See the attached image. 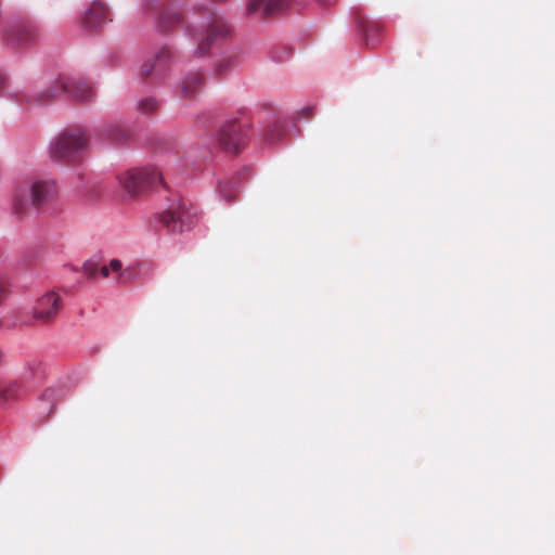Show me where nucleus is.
I'll list each match as a JSON object with an SVG mask.
<instances>
[{"instance_id": "20e7f679", "label": "nucleus", "mask_w": 555, "mask_h": 555, "mask_svg": "<svg viewBox=\"0 0 555 555\" xmlns=\"http://www.w3.org/2000/svg\"><path fill=\"white\" fill-rule=\"evenodd\" d=\"M88 145V137L80 128L64 131L50 146L53 159L72 163L78 159Z\"/></svg>"}, {"instance_id": "f8f14e48", "label": "nucleus", "mask_w": 555, "mask_h": 555, "mask_svg": "<svg viewBox=\"0 0 555 555\" xmlns=\"http://www.w3.org/2000/svg\"><path fill=\"white\" fill-rule=\"evenodd\" d=\"M107 21H111L109 10L101 0L93 1L83 16V24L88 28L100 27Z\"/></svg>"}, {"instance_id": "2eb2a0df", "label": "nucleus", "mask_w": 555, "mask_h": 555, "mask_svg": "<svg viewBox=\"0 0 555 555\" xmlns=\"http://www.w3.org/2000/svg\"><path fill=\"white\" fill-rule=\"evenodd\" d=\"M101 138L114 143L126 142L130 138V131L121 124L108 122L99 129Z\"/></svg>"}, {"instance_id": "4468645a", "label": "nucleus", "mask_w": 555, "mask_h": 555, "mask_svg": "<svg viewBox=\"0 0 555 555\" xmlns=\"http://www.w3.org/2000/svg\"><path fill=\"white\" fill-rule=\"evenodd\" d=\"M204 83V75L199 72L188 74L178 86V94L183 99L195 96Z\"/></svg>"}, {"instance_id": "9d476101", "label": "nucleus", "mask_w": 555, "mask_h": 555, "mask_svg": "<svg viewBox=\"0 0 555 555\" xmlns=\"http://www.w3.org/2000/svg\"><path fill=\"white\" fill-rule=\"evenodd\" d=\"M172 59L171 50L167 47L159 49L153 61H146L140 68V76L143 79L149 78L151 75L162 77L166 72L167 64Z\"/></svg>"}, {"instance_id": "423d86ee", "label": "nucleus", "mask_w": 555, "mask_h": 555, "mask_svg": "<svg viewBox=\"0 0 555 555\" xmlns=\"http://www.w3.org/2000/svg\"><path fill=\"white\" fill-rule=\"evenodd\" d=\"M119 182L131 197H135L142 194L150 186L162 183L163 175L154 167L134 168L120 175Z\"/></svg>"}, {"instance_id": "6e6552de", "label": "nucleus", "mask_w": 555, "mask_h": 555, "mask_svg": "<svg viewBox=\"0 0 555 555\" xmlns=\"http://www.w3.org/2000/svg\"><path fill=\"white\" fill-rule=\"evenodd\" d=\"M63 306L61 295L55 291H48L36 299L33 318L41 324H50L59 317Z\"/></svg>"}, {"instance_id": "b1692460", "label": "nucleus", "mask_w": 555, "mask_h": 555, "mask_svg": "<svg viewBox=\"0 0 555 555\" xmlns=\"http://www.w3.org/2000/svg\"><path fill=\"white\" fill-rule=\"evenodd\" d=\"M132 273L129 270L121 271L118 275V283L125 284L131 280Z\"/></svg>"}, {"instance_id": "0eeeda50", "label": "nucleus", "mask_w": 555, "mask_h": 555, "mask_svg": "<svg viewBox=\"0 0 555 555\" xmlns=\"http://www.w3.org/2000/svg\"><path fill=\"white\" fill-rule=\"evenodd\" d=\"M217 144L227 152H238L247 142L246 126L240 120L224 122L217 133Z\"/></svg>"}, {"instance_id": "1a4fd4ad", "label": "nucleus", "mask_w": 555, "mask_h": 555, "mask_svg": "<svg viewBox=\"0 0 555 555\" xmlns=\"http://www.w3.org/2000/svg\"><path fill=\"white\" fill-rule=\"evenodd\" d=\"M291 0H248L247 13H261L262 17H269L288 10Z\"/></svg>"}, {"instance_id": "7ed1b4c3", "label": "nucleus", "mask_w": 555, "mask_h": 555, "mask_svg": "<svg viewBox=\"0 0 555 555\" xmlns=\"http://www.w3.org/2000/svg\"><path fill=\"white\" fill-rule=\"evenodd\" d=\"M60 93H65L73 101L88 102L93 98L94 90L83 79L60 77L47 89L33 92L27 101L38 105H46L54 101Z\"/></svg>"}, {"instance_id": "bb28decb", "label": "nucleus", "mask_w": 555, "mask_h": 555, "mask_svg": "<svg viewBox=\"0 0 555 555\" xmlns=\"http://www.w3.org/2000/svg\"><path fill=\"white\" fill-rule=\"evenodd\" d=\"M99 272L104 276L107 278L109 275V267L108 266H99Z\"/></svg>"}, {"instance_id": "ddd939ff", "label": "nucleus", "mask_w": 555, "mask_h": 555, "mask_svg": "<svg viewBox=\"0 0 555 555\" xmlns=\"http://www.w3.org/2000/svg\"><path fill=\"white\" fill-rule=\"evenodd\" d=\"M353 20L361 30L367 46L371 44L372 38L382 31V25L376 21L370 20L360 9L353 11Z\"/></svg>"}, {"instance_id": "aec40b11", "label": "nucleus", "mask_w": 555, "mask_h": 555, "mask_svg": "<svg viewBox=\"0 0 555 555\" xmlns=\"http://www.w3.org/2000/svg\"><path fill=\"white\" fill-rule=\"evenodd\" d=\"M283 134H284L283 125L281 122L276 121V122H273L272 125H270L266 129V131L263 132V139L269 143H273L278 140H281L283 138Z\"/></svg>"}, {"instance_id": "4be33fe9", "label": "nucleus", "mask_w": 555, "mask_h": 555, "mask_svg": "<svg viewBox=\"0 0 555 555\" xmlns=\"http://www.w3.org/2000/svg\"><path fill=\"white\" fill-rule=\"evenodd\" d=\"M83 272L88 278H95L99 273V264L94 261H87L83 264Z\"/></svg>"}, {"instance_id": "a211bd4d", "label": "nucleus", "mask_w": 555, "mask_h": 555, "mask_svg": "<svg viewBox=\"0 0 555 555\" xmlns=\"http://www.w3.org/2000/svg\"><path fill=\"white\" fill-rule=\"evenodd\" d=\"M160 102L154 96L142 98L137 103V109L140 114L150 116L159 111Z\"/></svg>"}, {"instance_id": "6ab92c4d", "label": "nucleus", "mask_w": 555, "mask_h": 555, "mask_svg": "<svg viewBox=\"0 0 555 555\" xmlns=\"http://www.w3.org/2000/svg\"><path fill=\"white\" fill-rule=\"evenodd\" d=\"M22 395V386L18 382H12L0 390V404L11 400H17Z\"/></svg>"}, {"instance_id": "cd10ccee", "label": "nucleus", "mask_w": 555, "mask_h": 555, "mask_svg": "<svg viewBox=\"0 0 555 555\" xmlns=\"http://www.w3.org/2000/svg\"><path fill=\"white\" fill-rule=\"evenodd\" d=\"M4 363V353L3 351L0 349V366Z\"/></svg>"}, {"instance_id": "5701e85b", "label": "nucleus", "mask_w": 555, "mask_h": 555, "mask_svg": "<svg viewBox=\"0 0 555 555\" xmlns=\"http://www.w3.org/2000/svg\"><path fill=\"white\" fill-rule=\"evenodd\" d=\"M10 285L8 279L0 273V305L4 301L9 294Z\"/></svg>"}, {"instance_id": "412c9836", "label": "nucleus", "mask_w": 555, "mask_h": 555, "mask_svg": "<svg viewBox=\"0 0 555 555\" xmlns=\"http://www.w3.org/2000/svg\"><path fill=\"white\" fill-rule=\"evenodd\" d=\"M236 64V59L234 56H228L222 59L216 66L215 73L217 76L222 77L228 72L233 68Z\"/></svg>"}, {"instance_id": "dca6fc26", "label": "nucleus", "mask_w": 555, "mask_h": 555, "mask_svg": "<svg viewBox=\"0 0 555 555\" xmlns=\"http://www.w3.org/2000/svg\"><path fill=\"white\" fill-rule=\"evenodd\" d=\"M218 192L223 201L232 203L238 194V180L237 178L224 179L219 182Z\"/></svg>"}, {"instance_id": "f257e3e1", "label": "nucleus", "mask_w": 555, "mask_h": 555, "mask_svg": "<svg viewBox=\"0 0 555 555\" xmlns=\"http://www.w3.org/2000/svg\"><path fill=\"white\" fill-rule=\"evenodd\" d=\"M55 192V185L50 181L36 180L21 183L14 194L13 214L22 219L38 211L54 198Z\"/></svg>"}, {"instance_id": "9b49d317", "label": "nucleus", "mask_w": 555, "mask_h": 555, "mask_svg": "<svg viewBox=\"0 0 555 555\" xmlns=\"http://www.w3.org/2000/svg\"><path fill=\"white\" fill-rule=\"evenodd\" d=\"M38 30L29 22H20L12 26L8 31V39L18 46H27L36 41Z\"/></svg>"}, {"instance_id": "f3484780", "label": "nucleus", "mask_w": 555, "mask_h": 555, "mask_svg": "<svg viewBox=\"0 0 555 555\" xmlns=\"http://www.w3.org/2000/svg\"><path fill=\"white\" fill-rule=\"evenodd\" d=\"M182 22V15L180 12L168 9L165 10L158 20V26L164 31H169L173 29L177 25Z\"/></svg>"}, {"instance_id": "c85d7f7f", "label": "nucleus", "mask_w": 555, "mask_h": 555, "mask_svg": "<svg viewBox=\"0 0 555 555\" xmlns=\"http://www.w3.org/2000/svg\"><path fill=\"white\" fill-rule=\"evenodd\" d=\"M4 83V77L0 74V87Z\"/></svg>"}, {"instance_id": "f03ea898", "label": "nucleus", "mask_w": 555, "mask_h": 555, "mask_svg": "<svg viewBox=\"0 0 555 555\" xmlns=\"http://www.w3.org/2000/svg\"><path fill=\"white\" fill-rule=\"evenodd\" d=\"M192 11L208 20L204 31H197L191 27L189 28L190 36L197 42L194 54L202 57L209 54L214 44L231 36L232 26L222 16L217 15L205 7L194 5Z\"/></svg>"}, {"instance_id": "a878e982", "label": "nucleus", "mask_w": 555, "mask_h": 555, "mask_svg": "<svg viewBox=\"0 0 555 555\" xmlns=\"http://www.w3.org/2000/svg\"><path fill=\"white\" fill-rule=\"evenodd\" d=\"M54 395H55V390L54 389H46L42 393V398L43 399H48V400H51L54 398Z\"/></svg>"}, {"instance_id": "39448f33", "label": "nucleus", "mask_w": 555, "mask_h": 555, "mask_svg": "<svg viewBox=\"0 0 555 555\" xmlns=\"http://www.w3.org/2000/svg\"><path fill=\"white\" fill-rule=\"evenodd\" d=\"M157 219L169 232L176 233L189 229L195 215L191 212L186 201L177 194L170 201L168 208L157 215Z\"/></svg>"}, {"instance_id": "393cba45", "label": "nucleus", "mask_w": 555, "mask_h": 555, "mask_svg": "<svg viewBox=\"0 0 555 555\" xmlns=\"http://www.w3.org/2000/svg\"><path fill=\"white\" fill-rule=\"evenodd\" d=\"M109 270L119 272L121 270V262L118 259H113L109 262Z\"/></svg>"}]
</instances>
